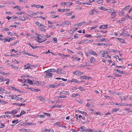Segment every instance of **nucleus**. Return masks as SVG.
<instances>
[{
	"instance_id": "nucleus-1",
	"label": "nucleus",
	"mask_w": 132,
	"mask_h": 132,
	"mask_svg": "<svg viewBox=\"0 0 132 132\" xmlns=\"http://www.w3.org/2000/svg\"><path fill=\"white\" fill-rule=\"evenodd\" d=\"M56 73L59 74H64L65 73V72L63 69L61 68H58L57 70Z\"/></svg>"
},
{
	"instance_id": "nucleus-2",
	"label": "nucleus",
	"mask_w": 132,
	"mask_h": 132,
	"mask_svg": "<svg viewBox=\"0 0 132 132\" xmlns=\"http://www.w3.org/2000/svg\"><path fill=\"white\" fill-rule=\"evenodd\" d=\"M48 70L45 71V72L46 73V76H47L48 78H51L53 77V74L52 73H51Z\"/></svg>"
},
{
	"instance_id": "nucleus-3",
	"label": "nucleus",
	"mask_w": 132,
	"mask_h": 132,
	"mask_svg": "<svg viewBox=\"0 0 132 132\" xmlns=\"http://www.w3.org/2000/svg\"><path fill=\"white\" fill-rule=\"evenodd\" d=\"M121 31L123 35H124L125 37H128L129 36V35L128 33L124 29H122Z\"/></svg>"
},
{
	"instance_id": "nucleus-4",
	"label": "nucleus",
	"mask_w": 132,
	"mask_h": 132,
	"mask_svg": "<svg viewBox=\"0 0 132 132\" xmlns=\"http://www.w3.org/2000/svg\"><path fill=\"white\" fill-rule=\"evenodd\" d=\"M57 94L58 95H61L62 94H65L66 95H69V91L65 92L64 91H63L61 92L58 91L56 92Z\"/></svg>"
},
{
	"instance_id": "nucleus-5",
	"label": "nucleus",
	"mask_w": 132,
	"mask_h": 132,
	"mask_svg": "<svg viewBox=\"0 0 132 132\" xmlns=\"http://www.w3.org/2000/svg\"><path fill=\"white\" fill-rule=\"evenodd\" d=\"M17 96L15 95H12L11 94H10L8 95V97L12 100H16Z\"/></svg>"
},
{
	"instance_id": "nucleus-6",
	"label": "nucleus",
	"mask_w": 132,
	"mask_h": 132,
	"mask_svg": "<svg viewBox=\"0 0 132 132\" xmlns=\"http://www.w3.org/2000/svg\"><path fill=\"white\" fill-rule=\"evenodd\" d=\"M94 12H95L96 13H99V11L96 10L95 9H94V10L91 9V11L89 12V14L90 15H92L93 14Z\"/></svg>"
},
{
	"instance_id": "nucleus-7",
	"label": "nucleus",
	"mask_w": 132,
	"mask_h": 132,
	"mask_svg": "<svg viewBox=\"0 0 132 132\" xmlns=\"http://www.w3.org/2000/svg\"><path fill=\"white\" fill-rule=\"evenodd\" d=\"M78 130L81 132L85 131L86 130V128L84 126H82L80 128H78Z\"/></svg>"
},
{
	"instance_id": "nucleus-8",
	"label": "nucleus",
	"mask_w": 132,
	"mask_h": 132,
	"mask_svg": "<svg viewBox=\"0 0 132 132\" xmlns=\"http://www.w3.org/2000/svg\"><path fill=\"white\" fill-rule=\"evenodd\" d=\"M89 53L90 54L93 55L94 56H98V55L94 51L92 50H90L89 51Z\"/></svg>"
},
{
	"instance_id": "nucleus-9",
	"label": "nucleus",
	"mask_w": 132,
	"mask_h": 132,
	"mask_svg": "<svg viewBox=\"0 0 132 132\" xmlns=\"http://www.w3.org/2000/svg\"><path fill=\"white\" fill-rule=\"evenodd\" d=\"M10 41L11 39L10 38L8 37H6L5 38H3V42H10Z\"/></svg>"
},
{
	"instance_id": "nucleus-10",
	"label": "nucleus",
	"mask_w": 132,
	"mask_h": 132,
	"mask_svg": "<svg viewBox=\"0 0 132 132\" xmlns=\"http://www.w3.org/2000/svg\"><path fill=\"white\" fill-rule=\"evenodd\" d=\"M83 73L79 71H76L74 72V73L75 74L78 76H80L83 74Z\"/></svg>"
},
{
	"instance_id": "nucleus-11",
	"label": "nucleus",
	"mask_w": 132,
	"mask_h": 132,
	"mask_svg": "<svg viewBox=\"0 0 132 132\" xmlns=\"http://www.w3.org/2000/svg\"><path fill=\"white\" fill-rule=\"evenodd\" d=\"M36 38H37V40L38 42L40 43H42L43 42H44L46 40V39H45V40H43V41L41 39L39 38L38 36L36 37Z\"/></svg>"
},
{
	"instance_id": "nucleus-12",
	"label": "nucleus",
	"mask_w": 132,
	"mask_h": 132,
	"mask_svg": "<svg viewBox=\"0 0 132 132\" xmlns=\"http://www.w3.org/2000/svg\"><path fill=\"white\" fill-rule=\"evenodd\" d=\"M114 71H117L119 73H121V74H125V72H123V71H120L118 69H115L114 70Z\"/></svg>"
},
{
	"instance_id": "nucleus-13",
	"label": "nucleus",
	"mask_w": 132,
	"mask_h": 132,
	"mask_svg": "<svg viewBox=\"0 0 132 132\" xmlns=\"http://www.w3.org/2000/svg\"><path fill=\"white\" fill-rule=\"evenodd\" d=\"M85 22L84 21H82L80 23L78 24H75L74 26H76L80 27L81 26V25H82Z\"/></svg>"
},
{
	"instance_id": "nucleus-14",
	"label": "nucleus",
	"mask_w": 132,
	"mask_h": 132,
	"mask_svg": "<svg viewBox=\"0 0 132 132\" xmlns=\"http://www.w3.org/2000/svg\"><path fill=\"white\" fill-rule=\"evenodd\" d=\"M104 41H105V42H107V40L106 39V38H103L102 39H100L98 40V42H102Z\"/></svg>"
},
{
	"instance_id": "nucleus-15",
	"label": "nucleus",
	"mask_w": 132,
	"mask_h": 132,
	"mask_svg": "<svg viewBox=\"0 0 132 132\" xmlns=\"http://www.w3.org/2000/svg\"><path fill=\"white\" fill-rule=\"evenodd\" d=\"M28 12L30 14H31L34 16L36 15L37 14V13L34 12L33 11L30 10L28 11Z\"/></svg>"
},
{
	"instance_id": "nucleus-16",
	"label": "nucleus",
	"mask_w": 132,
	"mask_h": 132,
	"mask_svg": "<svg viewBox=\"0 0 132 132\" xmlns=\"http://www.w3.org/2000/svg\"><path fill=\"white\" fill-rule=\"evenodd\" d=\"M107 26V25H102L100 26L99 27V28L101 29H103L106 28Z\"/></svg>"
},
{
	"instance_id": "nucleus-17",
	"label": "nucleus",
	"mask_w": 132,
	"mask_h": 132,
	"mask_svg": "<svg viewBox=\"0 0 132 132\" xmlns=\"http://www.w3.org/2000/svg\"><path fill=\"white\" fill-rule=\"evenodd\" d=\"M18 112V110L17 109H14L11 111L12 114H15Z\"/></svg>"
},
{
	"instance_id": "nucleus-18",
	"label": "nucleus",
	"mask_w": 132,
	"mask_h": 132,
	"mask_svg": "<svg viewBox=\"0 0 132 132\" xmlns=\"http://www.w3.org/2000/svg\"><path fill=\"white\" fill-rule=\"evenodd\" d=\"M72 82L76 83L77 84H79V83H80L81 82L80 81H79L78 80L75 79H72Z\"/></svg>"
},
{
	"instance_id": "nucleus-19",
	"label": "nucleus",
	"mask_w": 132,
	"mask_h": 132,
	"mask_svg": "<svg viewBox=\"0 0 132 132\" xmlns=\"http://www.w3.org/2000/svg\"><path fill=\"white\" fill-rule=\"evenodd\" d=\"M18 19L20 20L24 21L26 20L25 18L23 17L19 16V17Z\"/></svg>"
},
{
	"instance_id": "nucleus-20",
	"label": "nucleus",
	"mask_w": 132,
	"mask_h": 132,
	"mask_svg": "<svg viewBox=\"0 0 132 132\" xmlns=\"http://www.w3.org/2000/svg\"><path fill=\"white\" fill-rule=\"evenodd\" d=\"M130 7V6L129 5H128L127 6H126L125 7L123 8V10H125V11H127L129 9Z\"/></svg>"
},
{
	"instance_id": "nucleus-21",
	"label": "nucleus",
	"mask_w": 132,
	"mask_h": 132,
	"mask_svg": "<svg viewBox=\"0 0 132 132\" xmlns=\"http://www.w3.org/2000/svg\"><path fill=\"white\" fill-rule=\"evenodd\" d=\"M20 131H24L25 132H28L30 130L29 129H20Z\"/></svg>"
},
{
	"instance_id": "nucleus-22",
	"label": "nucleus",
	"mask_w": 132,
	"mask_h": 132,
	"mask_svg": "<svg viewBox=\"0 0 132 132\" xmlns=\"http://www.w3.org/2000/svg\"><path fill=\"white\" fill-rule=\"evenodd\" d=\"M124 11L123 10H122L121 11H120L119 13V15L120 16H122V15L123 14H124Z\"/></svg>"
},
{
	"instance_id": "nucleus-23",
	"label": "nucleus",
	"mask_w": 132,
	"mask_h": 132,
	"mask_svg": "<svg viewBox=\"0 0 132 132\" xmlns=\"http://www.w3.org/2000/svg\"><path fill=\"white\" fill-rule=\"evenodd\" d=\"M95 61V59L93 57H92L90 58V59L89 61L90 63H92L94 62Z\"/></svg>"
},
{
	"instance_id": "nucleus-24",
	"label": "nucleus",
	"mask_w": 132,
	"mask_h": 132,
	"mask_svg": "<svg viewBox=\"0 0 132 132\" xmlns=\"http://www.w3.org/2000/svg\"><path fill=\"white\" fill-rule=\"evenodd\" d=\"M25 125H34L35 124L34 123H31L29 122H27L25 123Z\"/></svg>"
},
{
	"instance_id": "nucleus-25",
	"label": "nucleus",
	"mask_w": 132,
	"mask_h": 132,
	"mask_svg": "<svg viewBox=\"0 0 132 132\" xmlns=\"http://www.w3.org/2000/svg\"><path fill=\"white\" fill-rule=\"evenodd\" d=\"M61 106H60V105L58 104H55L53 106L52 108H61Z\"/></svg>"
},
{
	"instance_id": "nucleus-26",
	"label": "nucleus",
	"mask_w": 132,
	"mask_h": 132,
	"mask_svg": "<svg viewBox=\"0 0 132 132\" xmlns=\"http://www.w3.org/2000/svg\"><path fill=\"white\" fill-rule=\"evenodd\" d=\"M118 40L120 41L121 43H124L125 42L124 40L121 38H117Z\"/></svg>"
},
{
	"instance_id": "nucleus-27",
	"label": "nucleus",
	"mask_w": 132,
	"mask_h": 132,
	"mask_svg": "<svg viewBox=\"0 0 132 132\" xmlns=\"http://www.w3.org/2000/svg\"><path fill=\"white\" fill-rule=\"evenodd\" d=\"M48 70H49L50 72H56L57 71L55 69H51Z\"/></svg>"
},
{
	"instance_id": "nucleus-28",
	"label": "nucleus",
	"mask_w": 132,
	"mask_h": 132,
	"mask_svg": "<svg viewBox=\"0 0 132 132\" xmlns=\"http://www.w3.org/2000/svg\"><path fill=\"white\" fill-rule=\"evenodd\" d=\"M4 81V79L3 76H0V82H2Z\"/></svg>"
},
{
	"instance_id": "nucleus-29",
	"label": "nucleus",
	"mask_w": 132,
	"mask_h": 132,
	"mask_svg": "<svg viewBox=\"0 0 132 132\" xmlns=\"http://www.w3.org/2000/svg\"><path fill=\"white\" fill-rule=\"evenodd\" d=\"M71 23V22L69 21H65L64 22V24L65 25H69Z\"/></svg>"
},
{
	"instance_id": "nucleus-30",
	"label": "nucleus",
	"mask_w": 132,
	"mask_h": 132,
	"mask_svg": "<svg viewBox=\"0 0 132 132\" xmlns=\"http://www.w3.org/2000/svg\"><path fill=\"white\" fill-rule=\"evenodd\" d=\"M27 81L28 82L30 85H32L33 84L32 81L29 79H27Z\"/></svg>"
},
{
	"instance_id": "nucleus-31",
	"label": "nucleus",
	"mask_w": 132,
	"mask_h": 132,
	"mask_svg": "<svg viewBox=\"0 0 132 132\" xmlns=\"http://www.w3.org/2000/svg\"><path fill=\"white\" fill-rule=\"evenodd\" d=\"M12 68H14L15 70H18L20 68L14 65H13L12 66Z\"/></svg>"
},
{
	"instance_id": "nucleus-32",
	"label": "nucleus",
	"mask_w": 132,
	"mask_h": 132,
	"mask_svg": "<svg viewBox=\"0 0 132 132\" xmlns=\"http://www.w3.org/2000/svg\"><path fill=\"white\" fill-rule=\"evenodd\" d=\"M12 61L13 62L15 63L16 64H19V62L18 61H17L15 59H13L12 60Z\"/></svg>"
},
{
	"instance_id": "nucleus-33",
	"label": "nucleus",
	"mask_w": 132,
	"mask_h": 132,
	"mask_svg": "<svg viewBox=\"0 0 132 132\" xmlns=\"http://www.w3.org/2000/svg\"><path fill=\"white\" fill-rule=\"evenodd\" d=\"M114 10L113 9H107L106 11L110 13H111L114 11Z\"/></svg>"
},
{
	"instance_id": "nucleus-34",
	"label": "nucleus",
	"mask_w": 132,
	"mask_h": 132,
	"mask_svg": "<svg viewBox=\"0 0 132 132\" xmlns=\"http://www.w3.org/2000/svg\"><path fill=\"white\" fill-rule=\"evenodd\" d=\"M57 98H67V96H65L64 95H61L59 97H57Z\"/></svg>"
},
{
	"instance_id": "nucleus-35",
	"label": "nucleus",
	"mask_w": 132,
	"mask_h": 132,
	"mask_svg": "<svg viewBox=\"0 0 132 132\" xmlns=\"http://www.w3.org/2000/svg\"><path fill=\"white\" fill-rule=\"evenodd\" d=\"M111 14V16H114V17H116V13L114 12V11Z\"/></svg>"
},
{
	"instance_id": "nucleus-36",
	"label": "nucleus",
	"mask_w": 132,
	"mask_h": 132,
	"mask_svg": "<svg viewBox=\"0 0 132 132\" xmlns=\"http://www.w3.org/2000/svg\"><path fill=\"white\" fill-rule=\"evenodd\" d=\"M119 110V108H116L113 109L112 111V112L113 113L114 112H116Z\"/></svg>"
},
{
	"instance_id": "nucleus-37",
	"label": "nucleus",
	"mask_w": 132,
	"mask_h": 132,
	"mask_svg": "<svg viewBox=\"0 0 132 132\" xmlns=\"http://www.w3.org/2000/svg\"><path fill=\"white\" fill-rule=\"evenodd\" d=\"M107 44L103 43H98V46H106Z\"/></svg>"
},
{
	"instance_id": "nucleus-38",
	"label": "nucleus",
	"mask_w": 132,
	"mask_h": 132,
	"mask_svg": "<svg viewBox=\"0 0 132 132\" xmlns=\"http://www.w3.org/2000/svg\"><path fill=\"white\" fill-rule=\"evenodd\" d=\"M88 63H87V62H85V65H79L78 66V67H82V68H84L85 66H86L87 65V64H88Z\"/></svg>"
},
{
	"instance_id": "nucleus-39",
	"label": "nucleus",
	"mask_w": 132,
	"mask_h": 132,
	"mask_svg": "<svg viewBox=\"0 0 132 132\" xmlns=\"http://www.w3.org/2000/svg\"><path fill=\"white\" fill-rule=\"evenodd\" d=\"M7 103L5 101L1 100H0V103L1 104H5Z\"/></svg>"
},
{
	"instance_id": "nucleus-40",
	"label": "nucleus",
	"mask_w": 132,
	"mask_h": 132,
	"mask_svg": "<svg viewBox=\"0 0 132 132\" xmlns=\"http://www.w3.org/2000/svg\"><path fill=\"white\" fill-rule=\"evenodd\" d=\"M48 27H51L53 29H55L56 28V27L55 25H49Z\"/></svg>"
},
{
	"instance_id": "nucleus-41",
	"label": "nucleus",
	"mask_w": 132,
	"mask_h": 132,
	"mask_svg": "<svg viewBox=\"0 0 132 132\" xmlns=\"http://www.w3.org/2000/svg\"><path fill=\"white\" fill-rule=\"evenodd\" d=\"M115 67L116 68H123V69H125V67H124L123 66H117V65L116 66H115Z\"/></svg>"
},
{
	"instance_id": "nucleus-42",
	"label": "nucleus",
	"mask_w": 132,
	"mask_h": 132,
	"mask_svg": "<svg viewBox=\"0 0 132 132\" xmlns=\"http://www.w3.org/2000/svg\"><path fill=\"white\" fill-rule=\"evenodd\" d=\"M39 30L40 31H43L44 32H45V31H46V30L44 29V28H42V27H40L39 28Z\"/></svg>"
},
{
	"instance_id": "nucleus-43",
	"label": "nucleus",
	"mask_w": 132,
	"mask_h": 132,
	"mask_svg": "<svg viewBox=\"0 0 132 132\" xmlns=\"http://www.w3.org/2000/svg\"><path fill=\"white\" fill-rule=\"evenodd\" d=\"M26 113V112L24 111L23 110H22L21 111L20 113V115L21 116L23 114H25Z\"/></svg>"
},
{
	"instance_id": "nucleus-44",
	"label": "nucleus",
	"mask_w": 132,
	"mask_h": 132,
	"mask_svg": "<svg viewBox=\"0 0 132 132\" xmlns=\"http://www.w3.org/2000/svg\"><path fill=\"white\" fill-rule=\"evenodd\" d=\"M20 81L22 83H25L26 82V80L24 78L22 79Z\"/></svg>"
},
{
	"instance_id": "nucleus-45",
	"label": "nucleus",
	"mask_w": 132,
	"mask_h": 132,
	"mask_svg": "<svg viewBox=\"0 0 132 132\" xmlns=\"http://www.w3.org/2000/svg\"><path fill=\"white\" fill-rule=\"evenodd\" d=\"M81 59L80 58H79L78 57H75L74 59V60L76 61H78Z\"/></svg>"
},
{
	"instance_id": "nucleus-46",
	"label": "nucleus",
	"mask_w": 132,
	"mask_h": 132,
	"mask_svg": "<svg viewBox=\"0 0 132 132\" xmlns=\"http://www.w3.org/2000/svg\"><path fill=\"white\" fill-rule=\"evenodd\" d=\"M107 54H105L104 57L108 58H110L111 56Z\"/></svg>"
},
{
	"instance_id": "nucleus-47",
	"label": "nucleus",
	"mask_w": 132,
	"mask_h": 132,
	"mask_svg": "<svg viewBox=\"0 0 132 132\" xmlns=\"http://www.w3.org/2000/svg\"><path fill=\"white\" fill-rule=\"evenodd\" d=\"M80 78L81 79H85L86 80H87V78H88V77H86V76H81L80 77Z\"/></svg>"
},
{
	"instance_id": "nucleus-48",
	"label": "nucleus",
	"mask_w": 132,
	"mask_h": 132,
	"mask_svg": "<svg viewBox=\"0 0 132 132\" xmlns=\"http://www.w3.org/2000/svg\"><path fill=\"white\" fill-rule=\"evenodd\" d=\"M35 24L36 25L38 26H39L40 25V23L38 21H36L35 22Z\"/></svg>"
},
{
	"instance_id": "nucleus-49",
	"label": "nucleus",
	"mask_w": 132,
	"mask_h": 132,
	"mask_svg": "<svg viewBox=\"0 0 132 132\" xmlns=\"http://www.w3.org/2000/svg\"><path fill=\"white\" fill-rule=\"evenodd\" d=\"M19 96V95H18L17 96L16 100H17V101H19L20 100H21V99H23V98H21V97H18V96Z\"/></svg>"
},
{
	"instance_id": "nucleus-50",
	"label": "nucleus",
	"mask_w": 132,
	"mask_h": 132,
	"mask_svg": "<svg viewBox=\"0 0 132 132\" xmlns=\"http://www.w3.org/2000/svg\"><path fill=\"white\" fill-rule=\"evenodd\" d=\"M84 36L85 37H93V36H92L91 35H87Z\"/></svg>"
},
{
	"instance_id": "nucleus-51",
	"label": "nucleus",
	"mask_w": 132,
	"mask_h": 132,
	"mask_svg": "<svg viewBox=\"0 0 132 132\" xmlns=\"http://www.w3.org/2000/svg\"><path fill=\"white\" fill-rule=\"evenodd\" d=\"M86 41V40H84L82 41H81L80 42H78V44H83Z\"/></svg>"
},
{
	"instance_id": "nucleus-52",
	"label": "nucleus",
	"mask_w": 132,
	"mask_h": 132,
	"mask_svg": "<svg viewBox=\"0 0 132 132\" xmlns=\"http://www.w3.org/2000/svg\"><path fill=\"white\" fill-rule=\"evenodd\" d=\"M100 9L104 11H106L107 9L104 6H101Z\"/></svg>"
},
{
	"instance_id": "nucleus-53",
	"label": "nucleus",
	"mask_w": 132,
	"mask_h": 132,
	"mask_svg": "<svg viewBox=\"0 0 132 132\" xmlns=\"http://www.w3.org/2000/svg\"><path fill=\"white\" fill-rule=\"evenodd\" d=\"M38 116L40 118H44L45 117V115L44 114H40L38 115Z\"/></svg>"
},
{
	"instance_id": "nucleus-54",
	"label": "nucleus",
	"mask_w": 132,
	"mask_h": 132,
	"mask_svg": "<svg viewBox=\"0 0 132 132\" xmlns=\"http://www.w3.org/2000/svg\"><path fill=\"white\" fill-rule=\"evenodd\" d=\"M4 118H10L11 116L9 115H6L4 116Z\"/></svg>"
},
{
	"instance_id": "nucleus-55",
	"label": "nucleus",
	"mask_w": 132,
	"mask_h": 132,
	"mask_svg": "<svg viewBox=\"0 0 132 132\" xmlns=\"http://www.w3.org/2000/svg\"><path fill=\"white\" fill-rule=\"evenodd\" d=\"M97 25H95L93 27H90V29L91 30H92L93 29H95V28H96V27H97Z\"/></svg>"
},
{
	"instance_id": "nucleus-56",
	"label": "nucleus",
	"mask_w": 132,
	"mask_h": 132,
	"mask_svg": "<svg viewBox=\"0 0 132 132\" xmlns=\"http://www.w3.org/2000/svg\"><path fill=\"white\" fill-rule=\"evenodd\" d=\"M12 19L13 20H14L15 19H16L18 18V16L15 15H14L12 17Z\"/></svg>"
},
{
	"instance_id": "nucleus-57",
	"label": "nucleus",
	"mask_w": 132,
	"mask_h": 132,
	"mask_svg": "<svg viewBox=\"0 0 132 132\" xmlns=\"http://www.w3.org/2000/svg\"><path fill=\"white\" fill-rule=\"evenodd\" d=\"M123 20H124L123 19H122V20H119V21H117V22L118 23L120 22V23H124V21H123Z\"/></svg>"
},
{
	"instance_id": "nucleus-58",
	"label": "nucleus",
	"mask_w": 132,
	"mask_h": 132,
	"mask_svg": "<svg viewBox=\"0 0 132 132\" xmlns=\"http://www.w3.org/2000/svg\"><path fill=\"white\" fill-rule=\"evenodd\" d=\"M49 86L50 87H51L52 88H55V86L54 84L50 85H49Z\"/></svg>"
},
{
	"instance_id": "nucleus-59",
	"label": "nucleus",
	"mask_w": 132,
	"mask_h": 132,
	"mask_svg": "<svg viewBox=\"0 0 132 132\" xmlns=\"http://www.w3.org/2000/svg\"><path fill=\"white\" fill-rule=\"evenodd\" d=\"M61 123V122H58L55 123L54 124V126H56L57 125H59Z\"/></svg>"
},
{
	"instance_id": "nucleus-60",
	"label": "nucleus",
	"mask_w": 132,
	"mask_h": 132,
	"mask_svg": "<svg viewBox=\"0 0 132 132\" xmlns=\"http://www.w3.org/2000/svg\"><path fill=\"white\" fill-rule=\"evenodd\" d=\"M29 77V76L28 75H22V76H21V78H27V77Z\"/></svg>"
},
{
	"instance_id": "nucleus-61",
	"label": "nucleus",
	"mask_w": 132,
	"mask_h": 132,
	"mask_svg": "<svg viewBox=\"0 0 132 132\" xmlns=\"http://www.w3.org/2000/svg\"><path fill=\"white\" fill-rule=\"evenodd\" d=\"M78 89L81 91H84V89L81 86H80L79 87Z\"/></svg>"
},
{
	"instance_id": "nucleus-62",
	"label": "nucleus",
	"mask_w": 132,
	"mask_h": 132,
	"mask_svg": "<svg viewBox=\"0 0 132 132\" xmlns=\"http://www.w3.org/2000/svg\"><path fill=\"white\" fill-rule=\"evenodd\" d=\"M39 98L40 100L41 101H44L45 100L44 98L42 96H40Z\"/></svg>"
},
{
	"instance_id": "nucleus-63",
	"label": "nucleus",
	"mask_w": 132,
	"mask_h": 132,
	"mask_svg": "<svg viewBox=\"0 0 132 132\" xmlns=\"http://www.w3.org/2000/svg\"><path fill=\"white\" fill-rule=\"evenodd\" d=\"M58 11L59 12H64V10L62 9H59L58 10Z\"/></svg>"
},
{
	"instance_id": "nucleus-64",
	"label": "nucleus",
	"mask_w": 132,
	"mask_h": 132,
	"mask_svg": "<svg viewBox=\"0 0 132 132\" xmlns=\"http://www.w3.org/2000/svg\"><path fill=\"white\" fill-rule=\"evenodd\" d=\"M48 131L49 132H54V131L53 129H48Z\"/></svg>"
}]
</instances>
